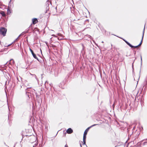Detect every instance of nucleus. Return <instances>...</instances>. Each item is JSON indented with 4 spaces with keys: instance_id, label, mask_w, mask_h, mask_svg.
Listing matches in <instances>:
<instances>
[{
    "instance_id": "f257e3e1",
    "label": "nucleus",
    "mask_w": 147,
    "mask_h": 147,
    "mask_svg": "<svg viewBox=\"0 0 147 147\" xmlns=\"http://www.w3.org/2000/svg\"><path fill=\"white\" fill-rule=\"evenodd\" d=\"M7 31V29L4 27H2L0 28V32L3 36L5 35Z\"/></svg>"
},
{
    "instance_id": "f03ea898",
    "label": "nucleus",
    "mask_w": 147,
    "mask_h": 147,
    "mask_svg": "<svg viewBox=\"0 0 147 147\" xmlns=\"http://www.w3.org/2000/svg\"><path fill=\"white\" fill-rule=\"evenodd\" d=\"M50 5L51 6L52 5L51 3L49 1V0H48L46 3V13H47V11L49 10V6Z\"/></svg>"
},
{
    "instance_id": "7ed1b4c3",
    "label": "nucleus",
    "mask_w": 147,
    "mask_h": 147,
    "mask_svg": "<svg viewBox=\"0 0 147 147\" xmlns=\"http://www.w3.org/2000/svg\"><path fill=\"white\" fill-rule=\"evenodd\" d=\"M121 38L122 39L128 46H129L130 47H131V48H133L134 47L136 48L138 47L139 46H134L132 45L131 44H130L129 42L127 41V40H126L125 39H123V38Z\"/></svg>"
},
{
    "instance_id": "20e7f679",
    "label": "nucleus",
    "mask_w": 147,
    "mask_h": 147,
    "mask_svg": "<svg viewBox=\"0 0 147 147\" xmlns=\"http://www.w3.org/2000/svg\"><path fill=\"white\" fill-rule=\"evenodd\" d=\"M145 26V24L144 30H143V31L142 36V40H141V41L140 43V44L138 45V46H139V47L141 46V45L142 43V42L143 39V38L144 37V33Z\"/></svg>"
},
{
    "instance_id": "39448f33",
    "label": "nucleus",
    "mask_w": 147,
    "mask_h": 147,
    "mask_svg": "<svg viewBox=\"0 0 147 147\" xmlns=\"http://www.w3.org/2000/svg\"><path fill=\"white\" fill-rule=\"evenodd\" d=\"M31 87L30 88H26V94L27 96H28V98L30 99V96H31V93H30L29 92H28L27 91L28 90V89L31 88Z\"/></svg>"
},
{
    "instance_id": "423d86ee",
    "label": "nucleus",
    "mask_w": 147,
    "mask_h": 147,
    "mask_svg": "<svg viewBox=\"0 0 147 147\" xmlns=\"http://www.w3.org/2000/svg\"><path fill=\"white\" fill-rule=\"evenodd\" d=\"M73 132V130L71 128H68L66 131V132L68 134H71Z\"/></svg>"
},
{
    "instance_id": "0eeeda50",
    "label": "nucleus",
    "mask_w": 147,
    "mask_h": 147,
    "mask_svg": "<svg viewBox=\"0 0 147 147\" xmlns=\"http://www.w3.org/2000/svg\"><path fill=\"white\" fill-rule=\"evenodd\" d=\"M32 23L34 24L38 22L37 19L36 18H34L32 20Z\"/></svg>"
},
{
    "instance_id": "6e6552de",
    "label": "nucleus",
    "mask_w": 147,
    "mask_h": 147,
    "mask_svg": "<svg viewBox=\"0 0 147 147\" xmlns=\"http://www.w3.org/2000/svg\"><path fill=\"white\" fill-rule=\"evenodd\" d=\"M15 63V61L13 59H10L9 61V64L12 65Z\"/></svg>"
},
{
    "instance_id": "1a4fd4ad",
    "label": "nucleus",
    "mask_w": 147,
    "mask_h": 147,
    "mask_svg": "<svg viewBox=\"0 0 147 147\" xmlns=\"http://www.w3.org/2000/svg\"><path fill=\"white\" fill-rule=\"evenodd\" d=\"M0 14H1L3 17H6V15L5 12L3 11H0Z\"/></svg>"
},
{
    "instance_id": "9d476101",
    "label": "nucleus",
    "mask_w": 147,
    "mask_h": 147,
    "mask_svg": "<svg viewBox=\"0 0 147 147\" xmlns=\"http://www.w3.org/2000/svg\"><path fill=\"white\" fill-rule=\"evenodd\" d=\"M90 128H89V127H88V128H87L85 130V131H84V134H85V135H86H86L87 134V133L88 132V130H89V129H90Z\"/></svg>"
},
{
    "instance_id": "9b49d317",
    "label": "nucleus",
    "mask_w": 147,
    "mask_h": 147,
    "mask_svg": "<svg viewBox=\"0 0 147 147\" xmlns=\"http://www.w3.org/2000/svg\"><path fill=\"white\" fill-rule=\"evenodd\" d=\"M33 57L36 59H37L38 61H39V60L37 57H36V55L34 53L32 55Z\"/></svg>"
},
{
    "instance_id": "f8f14e48",
    "label": "nucleus",
    "mask_w": 147,
    "mask_h": 147,
    "mask_svg": "<svg viewBox=\"0 0 147 147\" xmlns=\"http://www.w3.org/2000/svg\"><path fill=\"white\" fill-rule=\"evenodd\" d=\"M11 11L10 10L9 8V5L8 6V8L7 9V15H9L11 13Z\"/></svg>"
},
{
    "instance_id": "ddd939ff",
    "label": "nucleus",
    "mask_w": 147,
    "mask_h": 147,
    "mask_svg": "<svg viewBox=\"0 0 147 147\" xmlns=\"http://www.w3.org/2000/svg\"><path fill=\"white\" fill-rule=\"evenodd\" d=\"M17 84H18V85H20V86H21V88H22V86L21 85V84H20L21 83V81H20L18 80V78H17Z\"/></svg>"
},
{
    "instance_id": "4468645a",
    "label": "nucleus",
    "mask_w": 147,
    "mask_h": 147,
    "mask_svg": "<svg viewBox=\"0 0 147 147\" xmlns=\"http://www.w3.org/2000/svg\"><path fill=\"white\" fill-rule=\"evenodd\" d=\"M86 136L85 134H84L83 137V141H86Z\"/></svg>"
},
{
    "instance_id": "2eb2a0df",
    "label": "nucleus",
    "mask_w": 147,
    "mask_h": 147,
    "mask_svg": "<svg viewBox=\"0 0 147 147\" xmlns=\"http://www.w3.org/2000/svg\"><path fill=\"white\" fill-rule=\"evenodd\" d=\"M36 100H38V102H39L40 101V99H41V98H40L39 96L38 95H36Z\"/></svg>"
},
{
    "instance_id": "dca6fc26",
    "label": "nucleus",
    "mask_w": 147,
    "mask_h": 147,
    "mask_svg": "<svg viewBox=\"0 0 147 147\" xmlns=\"http://www.w3.org/2000/svg\"><path fill=\"white\" fill-rule=\"evenodd\" d=\"M13 43V42H12L11 43L9 44V45L5 44L4 45V47H8L9 46H10Z\"/></svg>"
},
{
    "instance_id": "f3484780",
    "label": "nucleus",
    "mask_w": 147,
    "mask_h": 147,
    "mask_svg": "<svg viewBox=\"0 0 147 147\" xmlns=\"http://www.w3.org/2000/svg\"><path fill=\"white\" fill-rule=\"evenodd\" d=\"M4 51H5V49L4 48L1 49L0 48V52H3Z\"/></svg>"
},
{
    "instance_id": "a211bd4d",
    "label": "nucleus",
    "mask_w": 147,
    "mask_h": 147,
    "mask_svg": "<svg viewBox=\"0 0 147 147\" xmlns=\"http://www.w3.org/2000/svg\"><path fill=\"white\" fill-rule=\"evenodd\" d=\"M32 24H31L30 26L29 27H28L27 29H26L27 30H28V31L30 30V28H31V27H32Z\"/></svg>"
},
{
    "instance_id": "6ab92c4d",
    "label": "nucleus",
    "mask_w": 147,
    "mask_h": 147,
    "mask_svg": "<svg viewBox=\"0 0 147 147\" xmlns=\"http://www.w3.org/2000/svg\"><path fill=\"white\" fill-rule=\"evenodd\" d=\"M29 49H30V51L31 52L32 55L34 53L33 50L32 49H31L30 48H29Z\"/></svg>"
},
{
    "instance_id": "aec40b11",
    "label": "nucleus",
    "mask_w": 147,
    "mask_h": 147,
    "mask_svg": "<svg viewBox=\"0 0 147 147\" xmlns=\"http://www.w3.org/2000/svg\"><path fill=\"white\" fill-rule=\"evenodd\" d=\"M140 58H141V67L142 63V59L141 55H140Z\"/></svg>"
},
{
    "instance_id": "412c9836",
    "label": "nucleus",
    "mask_w": 147,
    "mask_h": 147,
    "mask_svg": "<svg viewBox=\"0 0 147 147\" xmlns=\"http://www.w3.org/2000/svg\"><path fill=\"white\" fill-rule=\"evenodd\" d=\"M98 125L97 124H94V125H91V126H90V127H89V128H91V127H93L94 126H96V125Z\"/></svg>"
},
{
    "instance_id": "4be33fe9",
    "label": "nucleus",
    "mask_w": 147,
    "mask_h": 147,
    "mask_svg": "<svg viewBox=\"0 0 147 147\" xmlns=\"http://www.w3.org/2000/svg\"><path fill=\"white\" fill-rule=\"evenodd\" d=\"M34 29L36 31H37L38 32H39V30L37 28H34Z\"/></svg>"
},
{
    "instance_id": "5701e85b",
    "label": "nucleus",
    "mask_w": 147,
    "mask_h": 147,
    "mask_svg": "<svg viewBox=\"0 0 147 147\" xmlns=\"http://www.w3.org/2000/svg\"><path fill=\"white\" fill-rule=\"evenodd\" d=\"M36 143H35L34 145L33 146V147H36V146L38 145V144L37 142H36Z\"/></svg>"
},
{
    "instance_id": "b1692460",
    "label": "nucleus",
    "mask_w": 147,
    "mask_h": 147,
    "mask_svg": "<svg viewBox=\"0 0 147 147\" xmlns=\"http://www.w3.org/2000/svg\"><path fill=\"white\" fill-rule=\"evenodd\" d=\"M28 30H26L24 31L23 32V33L25 34L28 33Z\"/></svg>"
},
{
    "instance_id": "393cba45",
    "label": "nucleus",
    "mask_w": 147,
    "mask_h": 147,
    "mask_svg": "<svg viewBox=\"0 0 147 147\" xmlns=\"http://www.w3.org/2000/svg\"><path fill=\"white\" fill-rule=\"evenodd\" d=\"M130 130H128V131H127V132L128 133V135H129H129H130V136H131V134H130Z\"/></svg>"
},
{
    "instance_id": "a878e982",
    "label": "nucleus",
    "mask_w": 147,
    "mask_h": 147,
    "mask_svg": "<svg viewBox=\"0 0 147 147\" xmlns=\"http://www.w3.org/2000/svg\"><path fill=\"white\" fill-rule=\"evenodd\" d=\"M144 91L146 89V86H143V88L142 89V90H143V88H144Z\"/></svg>"
},
{
    "instance_id": "bb28decb",
    "label": "nucleus",
    "mask_w": 147,
    "mask_h": 147,
    "mask_svg": "<svg viewBox=\"0 0 147 147\" xmlns=\"http://www.w3.org/2000/svg\"><path fill=\"white\" fill-rule=\"evenodd\" d=\"M25 33H23V32L19 36V37L20 36V35H24Z\"/></svg>"
},
{
    "instance_id": "cd10ccee",
    "label": "nucleus",
    "mask_w": 147,
    "mask_h": 147,
    "mask_svg": "<svg viewBox=\"0 0 147 147\" xmlns=\"http://www.w3.org/2000/svg\"><path fill=\"white\" fill-rule=\"evenodd\" d=\"M82 47H83V48H82V51H83V50H84V45L83 44L82 45Z\"/></svg>"
},
{
    "instance_id": "c85d7f7f",
    "label": "nucleus",
    "mask_w": 147,
    "mask_h": 147,
    "mask_svg": "<svg viewBox=\"0 0 147 147\" xmlns=\"http://www.w3.org/2000/svg\"><path fill=\"white\" fill-rule=\"evenodd\" d=\"M116 102V99H115V101H114V103L113 105V106H114L115 105V103Z\"/></svg>"
},
{
    "instance_id": "c756f323",
    "label": "nucleus",
    "mask_w": 147,
    "mask_h": 147,
    "mask_svg": "<svg viewBox=\"0 0 147 147\" xmlns=\"http://www.w3.org/2000/svg\"><path fill=\"white\" fill-rule=\"evenodd\" d=\"M146 143H147V142H145L144 143H143V145H145L146 144Z\"/></svg>"
},
{
    "instance_id": "7c9ffc66",
    "label": "nucleus",
    "mask_w": 147,
    "mask_h": 147,
    "mask_svg": "<svg viewBox=\"0 0 147 147\" xmlns=\"http://www.w3.org/2000/svg\"><path fill=\"white\" fill-rule=\"evenodd\" d=\"M86 141H83V145H86Z\"/></svg>"
},
{
    "instance_id": "2f4dec72",
    "label": "nucleus",
    "mask_w": 147,
    "mask_h": 147,
    "mask_svg": "<svg viewBox=\"0 0 147 147\" xmlns=\"http://www.w3.org/2000/svg\"><path fill=\"white\" fill-rule=\"evenodd\" d=\"M135 60H134V62H133V63H132V68H133V69H134V68H133V63L134 62V61Z\"/></svg>"
},
{
    "instance_id": "473e14b6",
    "label": "nucleus",
    "mask_w": 147,
    "mask_h": 147,
    "mask_svg": "<svg viewBox=\"0 0 147 147\" xmlns=\"http://www.w3.org/2000/svg\"><path fill=\"white\" fill-rule=\"evenodd\" d=\"M64 147H68V146L67 144H66Z\"/></svg>"
},
{
    "instance_id": "72a5a7b5",
    "label": "nucleus",
    "mask_w": 147,
    "mask_h": 147,
    "mask_svg": "<svg viewBox=\"0 0 147 147\" xmlns=\"http://www.w3.org/2000/svg\"><path fill=\"white\" fill-rule=\"evenodd\" d=\"M33 28V27L32 26V27H31V28H30V30L31 29L32 30Z\"/></svg>"
},
{
    "instance_id": "f704fd0d",
    "label": "nucleus",
    "mask_w": 147,
    "mask_h": 147,
    "mask_svg": "<svg viewBox=\"0 0 147 147\" xmlns=\"http://www.w3.org/2000/svg\"><path fill=\"white\" fill-rule=\"evenodd\" d=\"M4 49H5V51L7 50V49H8V48H5Z\"/></svg>"
},
{
    "instance_id": "c9c22d12",
    "label": "nucleus",
    "mask_w": 147,
    "mask_h": 147,
    "mask_svg": "<svg viewBox=\"0 0 147 147\" xmlns=\"http://www.w3.org/2000/svg\"><path fill=\"white\" fill-rule=\"evenodd\" d=\"M141 69H140V72H139L140 75V73H141Z\"/></svg>"
},
{
    "instance_id": "e433bc0d",
    "label": "nucleus",
    "mask_w": 147,
    "mask_h": 147,
    "mask_svg": "<svg viewBox=\"0 0 147 147\" xmlns=\"http://www.w3.org/2000/svg\"><path fill=\"white\" fill-rule=\"evenodd\" d=\"M146 82H147V76L146 78Z\"/></svg>"
},
{
    "instance_id": "4c0bfd02",
    "label": "nucleus",
    "mask_w": 147,
    "mask_h": 147,
    "mask_svg": "<svg viewBox=\"0 0 147 147\" xmlns=\"http://www.w3.org/2000/svg\"><path fill=\"white\" fill-rule=\"evenodd\" d=\"M11 1V0H10V1H9V3H10Z\"/></svg>"
},
{
    "instance_id": "58836bf2",
    "label": "nucleus",
    "mask_w": 147,
    "mask_h": 147,
    "mask_svg": "<svg viewBox=\"0 0 147 147\" xmlns=\"http://www.w3.org/2000/svg\"><path fill=\"white\" fill-rule=\"evenodd\" d=\"M135 147H140V146H136Z\"/></svg>"
},
{
    "instance_id": "ea45409f",
    "label": "nucleus",
    "mask_w": 147,
    "mask_h": 147,
    "mask_svg": "<svg viewBox=\"0 0 147 147\" xmlns=\"http://www.w3.org/2000/svg\"><path fill=\"white\" fill-rule=\"evenodd\" d=\"M136 51H135V52L134 53V55H135L136 54Z\"/></svg>"
},
{
    "instance_id": "a19ab883",
    "label": "nucleus",
    "mask_w": 147,
    "mask_h": 147,
    "mask_svg": "<svg viewBox=\"0 0 147 147\" xmlns=\"http://www.w3.org/2000/svg\"><path fill=\"white\" fill-rule=\"evenodd\" d=\"M8 62H7L4 65H5L6 64H7V63Z\"/></svg>"
},
{
    "instance_id": "79ce46f5",
    "label": "nucleus",
    "mask_w": 147,
    "mask_h": 147,
    "mask_svg": "<svg viewBox=\"0 0 147 147\" xmlns=\"http://www.w3.org/2000/svg\"><path fill=\"white\" fill-rule=\"evenodd\" d=\"M144 140H147V138H146V139H145Z\"/></svg>"
},
{
    "instance_id": "37998d69",
    "label": "nucleus",
    "mask_w": 147,
    "mask_h": 147,
    "mask_svg": "<svg viewBox=\"0 0 147 147\" xmlns=\"http://www.w3.org/2000/svg\"><path fill=\"white\" fill-rule=\"evenodd\" d=\"M80 146L81 147H82V145H81V143H80Z\"/></svg>"
},
{
    "instance_id": "c03bdc74",
    "label": "nucleus",
    "mask_w": 147,
    "mask_h": 147,
    "mask_svg": "<svg viewBox=\"0 0 147 147\" xmlns=\"http://www.w3.org/2000/svg\"><path fill=\"white\" fill-rule=\"evenodd\" d=\"M4 144H5L6 146H7V145L5 143V142H4Z\"/></svg>"
},
{
    "instance_id": "a18cd8bd",
    "label": "nucleus",
    "mask_w": 147,
    "mask_h": 147,
    "mask_svg": "<svg viewBox=\"0 0 147 147\" xmlns=\"http://www.w3.org/2000/svg\"><path fill=\"white\" fill-rule=\"evenodd\" d=\"M45 43H46V44L47 45V44H48L47 42H45Z\"/></svg>"
},
{
    "instance_id": "49530a36",
    "label": "nucleus",
    "mask_w": 147,
    "mask_h": 147,
    "mask_svg": "<svg viewBox=\"0 0 147 147\" xmlns=\"http://www.w3.org/2000/svg\"><path fill=\"white\" fill-rule=\"evenodd\" d=\"M42 74H41V77H42Z\"/></svg>"
},
{
    "instance_id": "de8ad7c7",
    "label": "nucleus",
    "mask_w": 147,
    "mask_h": 147,
    "mask_svg": "<svg viewBox=\"0 0 147 147\" xmlns=\"http://www.w3.org/2000/svg\"><path fill=\"white\" fill-rule=\"evenodd\" d=\"M126 57H127V56H128V55H126Z\"/></svg>"
},
{
    "instance_id": "09e8293b",
    "label": "nucleus",
    "mask_w": 147,
    "mask_h": 147,
    "mask_svg": "<svg viewBox=\"0 0 147 147\" xmlns=\"http://www.w3.org/2000/svg\"><path fill=\"white\" fill-rule=\"evenodd\" d=\"M102 43H103V41H102Z\"/></svg>"
},
{
    "instance_id": "8fccbe9b",
    "label": "nucleus",
    "mask_w": 147,
    "mask_h": 147,
    "mask_svg": "<svg viewBox=\"0 0 147 147\" xmlns=\"http://www.w3.org/2000/svg\"><path fill=\"white\" fill-rule=\"evenodd\" d=\"M42 147V146H41L40 147Z\"/></svg>"
},
{
    "instance_id": "3c124183",
    "label": "nucleus",
    "mask_w": 147,
    "mask_h": 147,
    "mask_svg": "<svg viewBox=\"0 0 147 147\" xmlns=\"http://www.w3.org/2000/svg\"><path fill=\"white\" fill-rule=\"evenodd\" d=\"M35 75V76L36 77V76L35 75Z\"/></svg>"
},
{
    "instance_id": "603ef678",
    "label": "nucleus",
    "mask_w": 147,
    "mask_h": 147,
    "mask_svg": "<svg viewBox=\"0 0 147 147\" xmlns=\"http://www.w3.org/2000/svg\"><path fill=\"white\" fill-rule=\"evenodd\" d=\"M139 77H140V76ZM139 78H140V77H139V78H138V80H139Z\"/></svg>"
},
{
    "instance_id": "864d4df0",
    "label": "nucleus",
    "mask_w": 147,
    "mask_h": 147,
    "mask_svg": "<svg viewBox=\"0 0 147 147\" xmlns=\"http://www.w3.org/2000/svg\"><path fill=\"white\" fill-rule=\"evenodd\" d=\"M28 37H27V38Z\"/></svg>"
}]
</instances>
